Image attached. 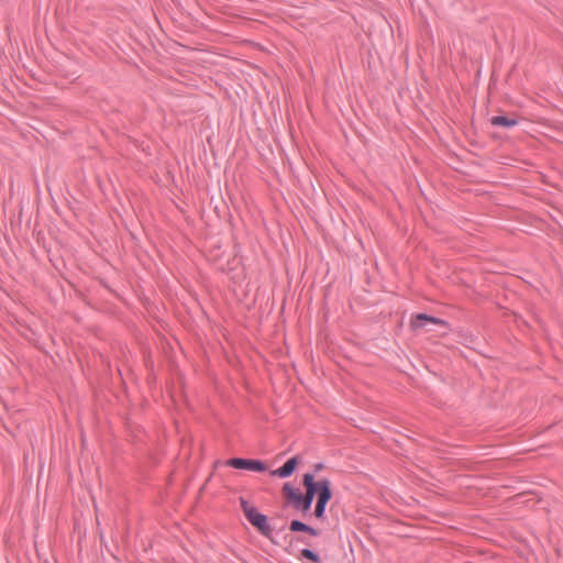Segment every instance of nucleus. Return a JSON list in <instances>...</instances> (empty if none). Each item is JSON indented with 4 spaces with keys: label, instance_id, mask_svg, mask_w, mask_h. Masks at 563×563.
Returning a JSON list of instances; mask_svg holds the SVG:
<instances>
[{
    "label": "nucleus",
    "instance_id": "1",
    "mask_svg": "<svg viewBox=\"0 0 563 563\" xmlns=\"http://www.w3.org/2000/svg\"><path fill=\"white\" fill-rule=\"evenodd\" d=\"M241 507L249 522L264 537L271 538L273 529L268 523L267 517L261 514L254 506H251L244 498H241Z\"/></svg>",
    "mask_w": 563,
    "mask_h": 563
},
{
    "label": "nucleus",
    "instance_id": "5",
    "mask_svg": "<svg viewBox=\"0 0 563 563\" xmlns=\"http://www.w3.org/2000/svg\"><path fill=\"white\" fill-rule=\"evenodd\" d=\"M317 488V501H321L328 505L332 498L331 483L328 478H322L316 482Z\"/></svg>",
    "mask_w": 563,
    "mask_h": 563
},
{
    "label": "nucleus",
    "instance_id": "2",
    "mask_svg": "<svg viewBox=\"0 0 563 563\" xmlns=\"http://www.w3.org/2000/svg\"><path fill=\"white\" fill-rule=\"evenodd\" d=\"M302 484L306 488V493H298L294 507L306 512L310 510L317 494L314 475L306 473L302 478Z\"/></svg>",
    "mask_w": 563,
    "mask_h": 563
},
{
    "label": "nucleus",
    "instance_id": "13",
    "mask_svg": "<svg viewBox=\"0 0 563 563\" xmlns=\"http://www.w3.org/2000/svg\"><path fill=\"white\" fill-rule=\"evenodd\" d=\"M297 541L301 542V543H308L306 540L301 539V538H298Z\"/></svg>",
    "mask_w": 563,
    "mask_h": 563
},
{
    "label": "nucleus",
    "instance_id": "6",
    "mask_svg": "<svg viewBox=\"0 0 563 563\" xmlns=\"http://www.w3.org/2000/svg\"><path fill=\"white\" fill-rule=\"evenodd\" d=\"M298 456L290 457L283 466L274 470L272 475L280 478H287L291 476L298 465Z\"/></svg>",
    "mask_w": 563,
    "mask_h": 563
},
{
    "label": "nucleus",
    "instance_id": "10",
    "mask_svg": "<svg viewBox=\"0 0 563 563\" xmlns=\"http://www.w3.org/2000/svg\"><path fill=\"white\" fill-rule=\"evenodd\" d=\"M300 555L302 559H307L313 563L320 562V556L312 550L305 548L300 551Z\"/></svg>",
    "mask_w": 563,
    "mask_h": 563
},
{
    "label": "nucleus",
    "instance_id": "7",
    "mask_svg": "<svg viewBox=\"0 0 563 563\" xmlns=\"http://www.w3.org/2000/svg\"><path fill=\"white\" fill-rule=\"evenodd\" d=\"M289 529L292 532H306L312 537H318L320 534L317 529L297 519L290 521Z\"/></svg>",
    "mask_w": 563,
    "mask_h": 563
},
{
    "label": "nucleus",
    "instance_id": "4",
    "mask_svg": "<svg viewBox=\"0 0 563 563\" xmlns=\"http://www.w3.org/2000/svg\"><path fill=\"white\" fill-rule=\"evenodd\" d=\"M427 322L439 324L442 327H448V322L443 319L429 316L427 313H418L411 318L410 325L412 329H420L423 328Z\"/></svg>",
    "mask_w": 563,
    "mask_h": 563
},
{
    "label": "nucleus",
    "instance_id": "8",
    "mask_svg": "<svg viewBox=\"0 0 563 563\" xmlns=\"http://www.w3.org/2000/svg\"><path fill=\"white\" fill-rule=\"evenodd\" d=\"M490 123L495 126L512 128L518 124V121L505 115H495L490 119Z\"/></svg>",
    "mask_w": 563,
    "mask_h": 563
},
{
    "label": "nucleus",
    "instance_id": "11",
    "mask_svg": "<svg viewBox=\"0 0 563 563\" xmlns=\"http://www.w3.org/2000/svg\"><path fill=\"white\" fill-rule=\"evenodd\" d=\"M325 508H327V504L324 503H321V501H317L316 504V508H314V516L318 518V519H322L324 518V514H325Z\"/></svg>",
    "mask_w": 563,
    "mask_h": 563
},
{
    "label": "nucleus",
    "instance_id": "3",
    "mask_svg": "<svg viewBox=\"0 0 563 563\" xmlns=\"http://www.w3.org/2000/svg\"><path fill=\"white\" fill-rule=\"evenodd\" d=\"M227 464L236 470H247L253 472L266 471V465L260 460L232 457L227 461Z\"/></svg>",
    "mask_w": 563,
    "mask_h": 563
},
{
    "label": "nucleus",
    "instance_id": "12",
    "mask_svg": "<svg viewBox=\"0 0 563 563\" xmlns=\"http://www.w3.org/2000/svg\"><path fill=\"white\" fill-rule=\"evenodd\" d=\"M322 468H323V464H322V463H317V464L314 465V471H316V472H319V471H321Z\"/></svg>",
    "mask_w": 563,
    "mask_h": 563
},
{
    "label": "nucleus",
    "instance_id": "9",
    "mask_svg": "<svg viewBox=\"0 0 563 563\" xmlns=\"http://www.w3.org/2000/svg\"><path fill=\"white\" fill-rule=\"evenodd\" d=\"M283 493H284V496L290 501L292 503V505H295V501H296V497L298 495V490L296 488H294L291 486L290 483H285L284 486H283Z\"/></svg>",
    "mask_w": 563,
    "mask_h": 563
}]
</instances>
